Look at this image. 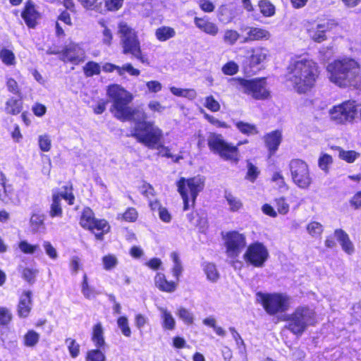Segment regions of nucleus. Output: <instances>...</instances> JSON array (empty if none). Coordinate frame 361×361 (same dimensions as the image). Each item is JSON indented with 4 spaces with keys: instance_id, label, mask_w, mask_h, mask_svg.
<instances>
[{
    "instance_id": "nucleus-20",
    "label": "nucleus",
    "mask_w": 361,
    "mask_h": 361,
    "mask_svg": "<svg viewBox=\"0 0 361 361\" xmlns=\"http://www.w3.org/2000/svg\"><path fill=\"white\" fill-rule=\"evenodd\" d=\"M247 30V36L243 41V43L256 40H267L271 37V34L268 30L261 27H248Z\"/></svg>"
},
{
    "instance_id": "nucleus-40",
    "label": "nucleus",
    "mask_w": 361,
    "mask_h": 361,
    "mask_svg": "<svg viewBox=\"0 0 361 361\" xmlns=\"http://www.w3.org/2000/svg\"><path fill=\"white\" fill-rule=\"evenodd\" d=\"M44 216L39 214H33L30 218V223L32 231L38 232L44 225Z\"/></svg>"
},
{
    "instance_id": "nucleus-10",
    "label": "nucleus",
    "mask_w": 361,
    "mask_h": 361,
    "mask_svg": "<svg viewBox=\"0 0 361 361\" xmlns=\"http://www.w3.org/2000/svg\"><path fill=\"white\" fill-rule=\"evenodd\" d=\"M207 142L210 150L219 154L224 160L235 163L238 161V147L226 142L221 135L212 133Z\"/></svg>"
},
{
    "instance_id": "nucleus-63",
    "label": "nucleus",
    "mask_w": 361,
    "mask_h": 361,
    "mask_svg": "<svg viewBox=\"0 0 361 361\" xmlns=\"http://www.w3.org/2000/svg\"><path fill=\"white\" fill-rule=\"evenodd\" d=\"M123 1L124 0H106L105 1V6L108 11H118L122 7Z\"/></svg>"
},
{
    "instance_id": "nucleus-22",
    "label": "nucleus",
    "mask_w": 361,
    "mask_h": 361,
    "mask_svg": "<svg viewBox=\"0 0 361 361\" xmlns=\"http://www.w3.org/2000/svg\"><path fill=\"white\" fill-rule=\"evenodd\" d=\"M334 235L345 252L352 255L355 252L354 245L345 231L342 229H336L334 231Z\"/></svg>"
},
{
    "instance_id": "nucleus-61",
    "label": "nucleus",
    "mask_w": 361,
    "mask_h": 361,
    "mask_svg": "<svg viewBox=\"0 0 361 361\" xmlns=\"http://www.w3.org/2000/svg\"><path fill=\"white\" fill-rule=\"evenodd\" d=\"M6 87L8 90L13 94H17L20 97V91L18 82L11 78H8L6 80Z\"/></svg>"
},
{
    "instance_id": "nucleus-60",
    "label": "nucleus",
    "mask_w": 361,
    "mask_h": 361,
    "mask_svg": "<svg viewBox=\"0 0 361 361\" xmlns=\"http://www.w3.org/2000/svg\"><path fill=\"white\" fill-rule=\"evenodd\" d=\"M19 248L20 250L25 254H33L35 251L39 249L38 245H32L29 244L27 241H21L19 244Z\"/></svg>"
},
{
    "instance_id": "nucleus-58",
    "label": "nucleus",
    "mask_w": 361,
    "mask_h": 361,
    "mask_svg": "<svg viewBox=\"0 0 361 361\" xmlns=\"http://www.w3.org/2000/svg\"><path fill=\"white\" fill-rule=\"evenodd\" d=\"M12 314L6 307H0V325H6L10 322Z\"/></svg>"
},
{
    "instance_id": "nucleus-1",
    "label": "nucleus",
    "mask_w": 361,
    "mask_h": 361,
    "mask_svg": "<svg viewBox=\"0 0 361 361\" xmlns=\"http://www.w3.org/2000/svg\"><path fill=\"white\" fill-rule=\"evenodd\" d=\"M288 80L299 93H305L315 85L319 76L317 63L307 58L292 59L288 66Z\"/></svg>"
},
{
    "instance_id": "nucleus-3",
    "label": "nucleus",
    "mask_w": 361,
    "mask_h": 361,
    "mask_svg": "<svg viewBox=\"0 0 361 361\" xmlns=\"http://www.w3.org/2000/svg\"><path fill=\"white\" fill-rule=\"evenodd\" d=\"M130 136L149 149L162 147L163 130L154 121H144L134 126Z\"/></svg>"
},
{
    "instance_id": "nucleus-56",
    "label": "nucleus",
    "mask_w": 361,
    "mask_h": 361,
    "mask_svg": "<svg viewBox=\"0 0 361 361\" xmlns=\"http://www.w3.org/2000/svg\"><path fill=\"white\" fill-rule=\"evenodd\" d=\"M39 146L42 151L49 152L51 149V140L48 135H42L39 137Z\"/></svg>"
},
{
    "instance_id": "nucleus-13",
    "label": "nucleus",
    "mask_w": 361,
    "mask_h": 361,
    "mask_svg": "<svg viewBox=\"0 0 361 361\" xmlns=\"http://www.w3.org/2000/svg\"><path fill=\"white\" fill-rule=\"evenodd\" d=\"M269 252L263 243L256 242L250 244L243 255L244 260L255 267H262L268 259Z\"/></svg>"
},
{
    "instance_id": "nucleus-35",
    "label": "nucleus",
    "mask_w": 361,
    "mask_h": 361,
    "mask_svg": "<svg viewBox=\"0 0 361 361\" xmlns=\"http://www.w3.org/2000/svg\"><path fill=\"white\" fill-rule=\"evenodd\" d=\"M240 34L235 30L227 29L223 35V42L229 46L234 45L240 38Z\"/></svg>"
},
{
    "instance_id": "nucleus-12",
    "label": "nucleus",
    "mask_w": 361,
    "mask_h": 361,
    "mask_svg": "<svg viewBox=\"0 0 361 361\" xmlns=\"http://www.w3.org/2000/svg\"><path fill=\"white\" fill-rule=\"evenodd\" d=\"M358 107L355 101H345L330 109L331 118L338 123L352 122L357 114Z\"/></svg>"
},
{
    "instance_id": "nucleus-59",
    "label": "nucleus",
    "mask_w": 361,
    "mask_h": 361,
    "mask_svg": "<svg viewBox=\"0 0 361 361\" xmlns=\"http://www.w3.org/2000/svg\"><path fill=\"white\" fill-rule=\"evenodd\" d=\"M66 343L68 345L71 355L73 357H76L78 355L80 351L79 345L75 342V340L71 338L66 339Z\"/></svg>"
},
{
    "instance_id": "nucleus-27",
    "label": "nucleus",
    "mask_w": 361,
    "mask_h": 361,
    "mask_svg": "<svg viewBox=\"0 0 361 361\" xmlns=\"http://www.w3.org/2000/svg\"><path fill=\"white\" fill-rule=\"evenodd\" d=\"M92 340L97 348H104L105 341L104 338V331L100 323H98L94 326Z\"/></svg>"
},
{
    "instance_id": "nucleus-29",
    "label": "nucleus",
    "mask_w": 361,
    "mask_h": 361,
    "mask_svg": "<svg viewBox=\"0 0 361 361\" xmlns=\"http://www.w3.org/2000/svg\"><path fill=\"white\" fill-rule=\"evenodd\" d=\"M176 35V31L173 27L162 26L155 31V36L160 42L166 41Z\"/></svg>"
},
{
    "instance_id": "nucleus-64",
    "label": "nucleus",
    "mask_w": 361,
    "mask_h": 361,
    "mask_svg": "<svg viewBox=\"0 0 361 361\" xmlns=\"http://www.w3.org/2000/svg\"><path fill=\"white\" fill-rule=\"evenodd\" d=\"M43 247L46 254L52 259H56L58 257L56 250L53 247L49 241H44Z\"/></svg>"
},
{
    "instance_id": "nucleus-47",
    "label": "nucleus",
    "mask_w": 361,
    "mask_h": 361,
    "mask_svg": "<svg viewBox=\"0 0 361 361\" xmlns=\"http://www.w3.org/2000/svg\"><path fill=\"white\" fill-rule=\"evenodd\" d=\"M204 106L213 112L219 111L221 108L220 104L212 95L205 97Z\"/></svg>"
},
{
    "instance_id": "nucleus-38",
    "label": "nucleus",
    "mask_w": 361,
    "mask_h": 361,
    "mask_svg": "<svg viewBox=\"0 0 361 361\" xmlns=\"http://www.w3.org/2000/svg\"><path fill=\"white\" fill-rule=\"evenodd\" d=\"M83 71L87 77H92L94 75H99L101 72V67L99 63L90 61L83 67Z\"/></svg>"
},
{
    "instance_id": "nucleus-9",
    "label": "nucleus",
    "mask_w": 361,
    "mask_h": 361,
    "mask_svg": "<svg viewBox=\"0 0 361 361\" xmlns=\"http://www.w3.org/2000/svg\"><path fill=\"white\" fill-rule=\"evenodd\" d=\"M177 187L183 200V209L185 211L189 209L190 197L192 200V205L195 204L197 197L204 189V181L200 176L190 178H180L177 182Z\"/></svg>"
},
{
    "instance_id": "nucleus-57",
    "label": "nucleus",
    "mask_w": 361,
    "mask_h": 361,
    "mask_svg": "<svg viewBox=\"0 0 361 361\" xmlns=\"http://www.w3.org/2000/svg\"><path fill=\"white\" fill-rule=\"evenodd\" d=\"M259 173V171L257 167H256L251 162L247 161V173L246 178L252 182H254L255 179L257 178Z\"/></svg>"
},
{
    "instance_id": "nucleus-26",
    "label": "nucleus",
    "mask_w": 361,
    "mask_h": 361,
    "mask_svg": "<svg viewBox=\"0 0 361 361\" xmlns=\"http://www.w3.org/2000/svg\"><path fill=\"white\" fill-rule=\"evenodd\" d=\"M156 286L161 291L172 293L176 289V283L173 281H168L162 273H158L154 278Z\"/></svg>"
},
{
    "instance_id": "nucleus-44",
    "label": "nucleus",
    "mask_w": 361,
    "mask_h": 361,
    "mask_svg": "<svg viewBox=\"0 0 361 361\" xmlns=\"http://www.w3.org/2000/svg\"><path fill=\"white\" fill-rule=\"evenodd\" d=\"M171 256L174 263L172 271L173 275L174 277L176 278L177 280H178L179 276H180L183 270L181 262L177 253L172 252Z\"/></svg>"
},
{
    "instance_id": "nucleus-62",
    "label": "nucleus",
    "mask_w": 361,
    "mask_h": 361,
    "mask_svg": "<svg viewBox=\"0 0 361 361\" xmlns=\"http://www.w3.org/2000/svg\"><path fill=\"white\" fill-rule=\"evenodd\" d=\"M332 163V157L327 154H322L319 159V166L323 171H327L329 166Z\"/></svg>"
},
{
    "instance_id": "nucleus-28",
    "label": "nucleus",
    "mask_w": 361,
    "mask_h": 361,
    "mask_svg": "<svg viewBox=\"0 0 361 361\" xmlns=\"http://www.w3.org/2000/svg\"><path fill=\"white\" fill-rule=\"evenodd\" d=\"M162 319V326L165 329L173 330L176 326V321L171 314L166 308L159 307Z\"/></svg>"
},
{
    "instance_id": "nucleus-8",
    "label": "nucleus",
    "mask_w": 361,
    "mask_h": 361,
    "mask_svg": "<svg viewBox=\"0 0 361 361\" xmlns=\"http://www.w3.org/2000/svg\"><path fill=\"white\" fill-rule=\"evenodd\" d=\"M257 300L262 304L264 310L270 315L287 311L290 307V298L283 293H264L258 292Z\"/></svg>"
},
{
    "instance_id": "nucleus-30",
    "label": "nucleus",
    "mask_w": 361,
    "mask_h": 361,
    "mask_svg": "<svg viewBox=\"0 0 361 361\" xmlns=\"http://www.w3.org/2000/svg\"><path fill=\"white\" fill-rule=\"evenodd\" d=\"M224 198L226 199L231 212H237L243 207L241 200L233 195L230 191L225 190Z\"/></svg>"
},
{
    "instance_id": "nucleus-54",
    "label": "nucleus",
    "mask_w": 361,
    "mask_h": 361,
    "mask_svg": "<svg viewBox=\"0 0 361 361\" xmlns=\"http://www.w3.org/2000/svg\"><path fill=\"white\" fill-rule=\"evenodd\" d=\"M117 324L123 334L129 337L131 334V331L128 326V319L126 317H121L118 319Z\"/></svg>"
},
{
    "instance_id": "nucleus-42",
    "label": "nucleus",
    "mask_w": 361,
    "mask_h": 361,
    "mask_svg": "<svg viewBox=\"0 0 361 361\" xmlns=\"http://www.w3.org/2000/svg\"><path fill=\"white\" fill-rule=\"evenodd\" d=\"M0 59L2 62L7 66H11L15 63V55L13 51L9 49H2L0 51Z\"/></svg>"
},
{
    "instance_id": "nucleus-23",
    "label": "nucleus",
    "mask_w": 361,
    "mask_h": 361,
    "mask_svg": "<svg viewBox=\"0 0 361 361\" xmlns=\"http://www.w3.org/2000/svg\"><path fill=\"white\" fill-rule=\"evenodd\" d=\"M38 17L39 14L36 11L34 4L30 1L27 2L22 13V18L24 19L26 25L29 27H35L37 24V19Z\"/></svg>"
},
{
    "instance_id": "nucleus-31",
    "label": "nucleus",
    "mask_w": 361,
    "mask_h": 361,
    "mask_svg": "<svg viewBox=\"0 0 361 361\" xmlns=\"http://www.w3.org/2000/svg\"><path fill=\"white\" fill-rule=\"evenodd\" d=\"M81 292L83 296L87 299L94 298L99 293L94 287H92L88 283V279L86 274L83 275L82 281L81 283Z\"/></svg>"
},
{
    "instance_id": "nucleus-21",
    "label": "nucleus",
    "mask_w": 361,
    "mask_h": 361,
    "mask_svg": "<svg viewBox=\"0 0 361 361\" xmlns=\"http://www.w3.org/2000/svg\"><path fill=\"white\" fill-rule=\"evenodd\" d=\"M194 23L197 28L211 36H216L219 32L217 25L207 18L195 17Z\"/></svg>"
},
{
    "instance_id": "nucleus-49",
    "label": "nucleus",
    "mask_w": 361,
    "mask_h": 361,
    "mask_svg": "<svg viewBox=\"0 0 361 361\" xmlns=\"http://www.w3.org/2000/svg\"><path fill=\"white\" fill-rule=\"evenodd\" d=\"M87 9L99 11L104 0H78Z\"/></svg>"
},
{
    "instance_id": "nucleus-41",
    "label": "nucleus",
    "mask_w": 361,
    "mask_h": 361,
    "mask_svg": "<svg viewBox=\"0 0 361 361\" xmlns=\"http://www.w3.org/2000/svg\"><path fill=\"white\" fill-rule=\"evenodd\" d=\"M261 13L265 16H271L275 13V7L269 1L262 0L259 2Z\"/></svg>"
},
{
    "instance_id": "nucleus-11",
    "label": "nucleus",
    "mask_w": 361,
    "mask_h": 361,
    "mask_svg": "<svg viewBox=\"0 0 361 361\" xmlns=\"http://www.w3.org/2000/svg\"><path fill=\"white\" fill-rule=\"evenodd\" d=\"M293 182L300 189H308L312 178L308 165L301 159H293L289 164Z\"/></svg>"
},
{
    "instance_id": "nucleus-51",
    "label": "nucleus",
    "mask_w": 361,
    "mask_h": 361,
    "mask_svg": "<svg viewBox=\"0 0 361 361\" xmlns=\"http://www.w3.org/2000/svg\"><path fill=\"white\" fill-rule=\"evenodd\" d=\"M238 65L235 62L231 61L224 64L221 71L225 75H233L238 73Z\"/></svg>"
},
{
    "instance_id": "nucleus-33",
    "label": "nucleus",
    "mask_w": 361,
    "mask_h": 361,
    "mask_svg": "<svg viewBox=\"0 0 361 361\" xmlns=\"http://www.w3.org/2000/svg\"><path fill=\"white\" fill-rule=\"evenodd\" d=\"M130 111L129 118L126 121H133L135 123V126H136L139 123L147 121V116L143 110L132 108Z\"/></svg>"
},
{
    "instance_id": "nucleus-50",
    "label": "nucleus",
    "mask_w": 361,
    "mask_h": 361,
    "mask_svg": "<svg viewBox=\"0 0 361 361\" xmlns=\"http://www.w3.org/2000/svg\"><path fill=\"white\" fill-rule=\"evenodd\" d=\"M277 211L281 214H286L289 212V204L285 197H281L275 200Z\"/></svg>"
},
{
    "instance_id": "nucleus-25",
    "label": "nucleus",
    "mask_w": 361,
    "mask_h": 361,
    "mask_svg": "<svg viewBox=\"0 0 361 361\" xmlns=\"http://www.w3.org/2000/svg\"><path fill=\"white\" fill-rule=\"evenodd\" d=\"M31 292L26 291L20 297L18 307V315L20 317H27L31 310Z\"/></svg>"
},
{
    "instance_id": "nucleus-24",
    "label": "nucleus",
    "mask_w": 361,
    "mask_h": 361,
    "mask_svg": "<svg viewBox=\"0 0 361 361\" xmlns=\"http://www.w3.org/2000/svg\"><path fill=\"white\" fill-rule=\"evenodd\" d=\"M282 134L280 130H274L264 136L266 146L271 154L275 153L281 142Z\"/></svg>"
},
{
    "instance_id": "nucleus-52",
    "label": "nucleus",
    "mask_w": 361,
    "mask_h": 361,
    "mask_svg": "<svg viewBox=\"0 0 361 361\" xmlns=\"http://www.w3.org/2000/svg\"><path fill=\"white\" fill-rule=\"evenodd\" d=\"M339 157L349 163L353 162L358 156V154L355 151H344L338 148Z\"/></svg>"
},
{
    "instance_id": "nucleus-7",
    "label": "nucleus",
    "mask_w": 361,
    "mask_h": 361,
    "mask_svg": "<svg viewBox=\"0 0 361 361\" xmlns=\"http://www.w3.org/2000/svg\"><path fill=\"white\" fill-rule=\"evenodd\" d=\"M287 321L288 329L294 334L301 335L307 326L315 324L316 314L314 310L308 307H298L288 316Z\"/></svg>"
},
{
    "instance_id": "nucleus-15",
    "label": "nucleus",
    "mask_w": 361,
    "mask_h": 361,
    "mask_svg": "<svg viewBox=\"0 0 361 361\" xmlns=\"http://www.w3.org/2000/svg\"><path fill=\"white\" fill-rule=\"evenodd\" d=\"M63 190L59 192L54 190L52 193V202L50 207L49 215L51 217H61L63 214L61 202V199L68 202V204L74 203L75 196L73 194L72 185L63 186Z\"/></svg>"
},
{
    "instance_id": "nucleus-45",
    "label": "nucleus",
    "mask_w": 361,
    "mask_h": 361,
    "mask_svg": "<svg viewBox=\"0 0 361 361\" xmlns=\"http://www.w3.org/2000/svg\"><path fill=\"white\" fill-rule=\"evenodd\" d=\"M103 349L91 350L87 353L86 361H105L106 357Z\"/></svg>"
},
{
    "instance_id": "nucleus-32",
    "label": "nucleus",
    "mask_w": 361,
    "mask_h": 361,
    "mask_svg": "<svg viewBox=\"0 0 361 361\" xmlns=\"http://www.w3.org/2000/svg\"><path fill=\"white\" fill-rule=\"evenodd\" d=\"M21 109L22 101L20 99L11 98L6 103L5 111L8 114L16 115L19 114Z\"/></svg>"
},
{
    "instance_id": "nucleus-48",
    "label": "nucleus",
    "mask_w": 361,
    "mask_h": 361,
    "mask_svg": "<svg viewBox=\"0 0 361 361\" xmlns=\"http://www.w3.org/2000/svg\"><path fill=\"white\" fill-rule=\"evenodd\" d=\"M126 72L133 76H138L140 74V71L138 69L135 68L132 64L129 63H125L118 68L119 75H123Z\"/></svg>"
},
{
    "instance_id": "nucleus-2",
    "label": "nucleus",
    "mask_w": 361,
    "mask_h": 361,
    "mask_svg": "<svg viewBox=\"0 0 361 361\" xmlns=\"http://www.w3.org/2000/svg\"><path fill=\"white\" fill-rule=\"evenodd\" d=\"M327 71L330 81L341 87H355L361 74L358 62L350 58L334 61Z\"/></svg>"
},
{
    "instance_id": "nucleus-36",
    "label": "nucleus",
    "mask_w": 361,
    "mask_h": 361,
    "mask_svg": "<svg viewBox=\"0 0 361 361\" xmlns=\"http://www.w3.org/2000/svg\"><path fill=\"white\" fill-rule=\"evenodd\" d=\"M39 340V334L34 330L28 331L24 336V344L27 347H34Z\"/></svg>"
},
{
    "instance_id": "nucleus-14",
    "label": "nucleus",
    "mask_w": 361,
    "mask_h": 361,
    "mask_svg": "<svg viewBox=\"0 0 361 361\" xmlns=\"http://www.w3.org/2000/svg\"><path fill=\"white\" fill-rule=\"evenodd\" d=\"M226 253L231 259L237 258L246 247V238L244 234L231 231L224 237Z\"/></svg>"
},
{
    "instance_id": "nucleus-6",
    "label": "nucleus",
    "mask_w": 361,
    "mask_h": 361,
    "mask_svg": "<svg viewBox=\"0 0 361 361\" xmlns=\"http://www.w3.org/2000/svg\"><path fill=\"white\" fill-rule=\"evenodd\" d=\"M108 94L112 99L113 105L111 108V111L114 116L121 121L128 119L130 113V109H132L129 106L133 99L132 94L116 85L109 87Z\"/></svg>"
},
{
    "instance_id": "nucleus-18",
    "label": "nucleus",
    "mask_w": 361,
    "mask_h": 361,
    "mask_svg": "<svg viewBox=\"0 0 361 361\" xmlns=\"http://www.w3.org/2000/svg\"><path fill=\"white\" fill-rule=\"evenodd\" d=\"M330 29V23L329 21H324L311 25L307 29V34L314 42L320 43L326 39V33Z\"/></svg>"
},
{
    "instance_id": "nucleus-19",
    "label": "nucleus",
    "mask_w": 361,
    "mask_h": 361,
    "mask_svg": "<svg viewBox=\"0 0 361 361\" xmlns=\"http://www.w3.org/2000/svg\"><path fill=\"white\" fill-rule=\"evenodd\" d=\"M251 55L249 57L250 67H256L265 62L269 55V51L264 47L252 48L250 50Z\"/></svg>"
},
{
    "instance_id": "nucleus-43",
    "label": "nucleus",
    "mask_w": 361,
    "mask_h": 361,
    "mask_svg": "<svg viewBox=\"0 0 361 361\" xmlns=\"http://www.w3.org/2000/svg\"><path fill=\"white\" fill-rule=\"evenodd\" d=\"M307 231L312 237H319L323 232V226L317 221H312L307 224Z\"/></svg>"
},
{
    "instance_id": "nucleus-34",
    "label": "nucleus",
    "mask_w": 361,
    "mask_h": 361,
    "mask_svg": "<svg viewBox=\"0 0 361 361\" xmlns=\"http://www.w3.org/2000/svg\"><path fill=\"white\" fill-rule=\"evenodd\" d=\"M171 92L177 96L185 97L189 99H194L197 97V92L194 89H182L176 87H170Z\"/></svg>"
},
{
    "instance_id": "nucleus-39",
    "label": "nucleus",
    "mask_w": 361,
    "mask_h": 361,
    "mask_svg": "<svg viewBox=\"0 0 361 361\" xmlns=\"http://www.w3.org/2000/svg\"><path fill=\"white\" fill-rule=\"evenodd\" d=\"M204 270L208 280L212 282H215L219 279V274L216 266L214 264L207 263L204 265Z\"/></svg>"
},
{
    "instance_id": "nucleus-55",
    "label": "nucleus",
    "mask_w": 361,
    "mask_h": 361,
    "mask_svg": "<svg viewBox=\"0 0 361 361\" xmlns=\"http://www.w3.org/2000/svg\"><path fill=\"white\" fill-rule=\"evenodd\" d=\"M38 273L37 269L25 268L23 270L22 275L23 278L27 281L29 283H33L35 281V277Z\"/></svg>"
},
{
    "instance_id": "nucleus-53",
    "label": "nucleus",
    "mask_w": 361,
    "mask_h": 361,
    "mask_svg": "<svg viewBox=\"0 0 361 361\" xmlns=\"http://www.w3.org/2000/svg\"><path fill=\"white\" fill-rule=\"evenodd\" d=\"M102 262L104 269L110 270L117 265L118 260L114 255H108L102 258Z\"/></svg>"
},
{
    "instance_id": "nucleus-4",
    "label": "nucleus",
    "mask_w": 361,
    "mask_h": 361,
    "mask_svg": "<svg viewBox=\"0 0 361 361\" xmlns=\"http://www.w3.org/2000/svg\"><path fill=\"white\" fill-rule=\"evenodd\" d=\"M121 44L124 54H130L142 63L149 64L148 59L142 54L137 32L126 22L118 24Z\"/></svg>"
},
{
    "instance_id": "nucleus-5",
    "label": "nucleus",
    "mask_w": 361,
    "mask_h": 361,
    "mask_svg": "<svg viewBox=\"0 0 361 361\" xmlns=\"http://www.w3.org/2000/svg\"><path fill=\"white\" fill-rule=\"evenodd\" d=\"M230 82L238 91L251 96L255 99L265 100L270 97V92L264 78L250 80L233 78Z\"/></svg>"
},
{
    "instance_id": "nucleus-37",
    "label": "nucleus",
    "mask_w": 361,
    "mask_h": 361,
    "mask_svg": "<svg viewBox=\"0 0 361 361\" xmlns=\"http://www.w3.org/2000/svg\"><path fill=\"white\" fill-rule=\"evenodd\" d=\"M177 316L186 324H192L194 321L193 314L185 307H180L177 310Z\"/></svg>"
},
{
    "instance_id": "nucleus-17",
    "label": "nucleus",
    "mask_w": 361,
    "mask_h": 361,
    "mask_svg": "<svg viewBox=\"0 0 361 361\" xmlns=\"http://www.w3.org/2000/svg\"><path fill=\"white\" fill-rule=\"evenodd\" d=\"M85 59V52L79 44L71 43L63 50L62 60L64 62H71L74 65H78L83 62Z\"/></svg>"
},
{
    "instance_id": "nucleus-16",
    "label": "nucleus",
    "mask_w": 361,
    "mask_h": 361,
    "mask_svg": "<svg viewBox=\"0 0 361 361\" xmlns=\"http://www.w3.org/2000/svg\"><path fill=\"white\" fill-rule=\"evenodd\" d=\"M80 224L82 228L91 231L97 229L98 231H106L109 228L106 221L104 219H96L92 210L88 207L84 209L80 216Z\"/></svg>"
},
{
    "instance_id": "nucleus-46",
    "label": "nucleus",
    "mask_w": 361,
    "mask_h": 361,
    "mask_svg": "<svg viewBox=\"0 0 361 361\" xmlns=\"http://www.w3.org/2000/svg\"><path fill=\"white\" fill-rule=\"evenodd\" d=\"M237 128L243 133L246 135L257 134V130L254 125H251L247 123L238 122L236 123Z\"/></svg>"
}]
</instances>
